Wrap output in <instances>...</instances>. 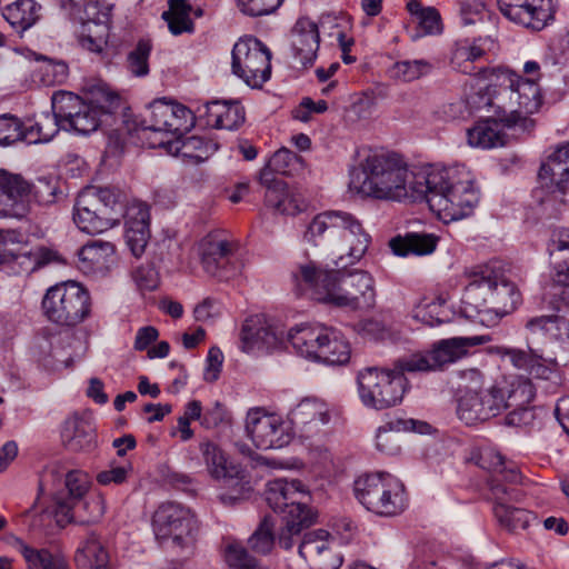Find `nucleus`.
Instances as JSON below:
<instances>
[{
	"label": "nucleus",
	"instance_id": "11",
	"mask_svg": "<svg viewBox=\"0 0 569 569\" xmlns=\"http://www.w3.org/2000/svg\"><path fill=\"white\" fill-rule=\"evenodd\" d=\"M42 309L50 321L59 326L74 327L90 315V295L78 282L59 283L47 290Z\"/></svg>",
	"mask_w": 569,
	"mask_h": 569
},
{
	"label": "nucleus",
	"instance_id": "42",
	"mask_svg": "<svg viewBox=\"0 0 569 569\" xmlns=\"http://www.w3.org/2000/svg\"><path fill=\"white\" fill-rule=\"evenodd\" d=\"M12 546L23 557L27 569H70L64 557L48 549H36L20 538H13Z\"/></svg>",
	"mask_w": 569,
	"mask_h": 569
},
{
	"label": "nucleus",
	"instance_id": "7",
	"mask_svg": "<svg viewBox=\"0 0 569 569\" xmlns=\"http://www.w3.org/2000/svg\"><path fill=\"white\" fill-rule=\"evenodd\" d=\"M287 341L297 355L327 366H343L351 357L349 341L335 328L299 325L288 331Z\"/></svg>",
	"mask_w": 569,
	"mask_h": 569
},
{
	"label": "nucleus",
	"instance_id": "62",
	"mask_svg": "<svg viewBox=\"0 0 569 569\" xmlns=\"http://www.w3.org/2000/svg\"><path fill=\"white\" fill-rule=\"evenodd\" d=\"M211 150V143L197 136L188 137L182 140L181 147L179 148V151L183 157L189 158L197 163L206 160Z\"/></svg>",
	"mask_w": 569,
	"mask_h": 569
},
{
	"label": "nucleus",
	"instance_id": "6",
	"mask_svg": "<svg viewBox=\"0 0 569 569\" xmlns=\"http://www.w3.org/2000/svg\"><path fill=\"white\" fill-rule=\"evenodd\" d=\"M482 72L483 76L488 72L490 78H495L500 86L495 103L499 106V112L506 117L501 120L507 128L521 124L527 120L528 114L537 112L541 107L540 87L533 80H525L513 71L499 67Z\"/></svg>",
	"mask_w": 569,
	"mask_h": 569
},
{
	"label": "nucleus",
	"instance_id": "49",
	"mask_svg": "<svg viewBox=\"0 0 569 569\" xmlns=\"http://www.w3.org/2000/svg\"><path fill=\"white\" fill-rule=\"evenodd\" d=\"M483 70H492V68H481L478 72L479 79L488 80L489 82L485 87H480L477 92L469 97V103L478 110H493V116L498 117L499 120L502 121L501 118L505 117L502 116V112H499V106L495 103V101H497L496 96L500 91V86H498L495 78H490L488 72L483 76Z\"/></svg>",
	"mask_w": 569,
	"mask_h": 569
},
{
	"label": "nucleus",
	"instance_id": "16",
	"mask_svg": "<svg viewBox=\"0 0 569 569\" xmlns=\"http://www.w3.org/2000/svg\"><path fill=\"white\" fill-rule=\"evenodd\" d=\"M547 252L552 267L549 295L553 299L549 303L557 312H563L569 308V228L560 227L551 231Z\"/></svg>",
	"mask_w": 569,
	"mask_h": 569
},
{
	"label": "nucleus",
	"instance_id": "47",
	"mask_svg": "<svg viewBox=\"0 0 569 569\" xmlns=\"http://www.w3.org/2000/svg\"><path fill=\"white\" fill-rule=\"evenodd\" d=\"M40 9L34 0H17L4 8L2 16L18 32H23L39 20Z\"/></svg>",
	"mask_w": 569,
	"mask_h": 569
},
{
	"label": "nucleus",
	"instance_id": "32",
	"mask_svg": "<svg viewBox=\"0 0 569 569\" xmlns=\"http://www.w3.org/2000/svg\"><path fill=\"white\" fill-rule=\"evenodd\" d=\"M61 441L72 452H90L97 447L96 427L90 418L73 413L61 427Z\"/></svg>",
	"mask_w": 569,
	"mask_h": 569
},
{
	"label": "nucleus",
	"instance_id": "55",
	"mask_svg": "<svg viewBox=\"0 0 569 569\" xmlns=\"http://www.w3.org/2000/svg\"><path fill=\"white\" fill-rule=\"evenodd\" d=\"M443 302L440 299H421L411 310V317L413 320L429 327L439 326L445 322L441 317Z\"/></svg>",
	"mask_w": 569,
	"mask_h": 569
},
{
	"label": "nucleus",
	"instance_id": "13",
	"mask_svg": "<svg viewBox=\"0 0 569 569\" xmlns=\"http://www.w3.org/2000/svg\"><path fill=\"white\" fill-rule=\"evenodd\" d=\"M152 528L158 540L171 539L180 548H190L199 536L200 522L190 508L163 502L153 513Z\"/></svg>",
	"mask_w": 569,
	"mask_h": 569
},
{
	"label": "nucleus",
	"instance_id": "22",
	"mask_svg": "<svg viewBox=\"0 0 569 569\" xmlns=\"http://www.w3.org/2000/svg\"><path fill=\"white\" fill-rule=\"evenodd\" d=\"M112 6L89 0L83 7L80 44L91 51L101 52L108 42Z\"/></svg>",
	"mask_w": 569,
	"mask_h": 569
},
{
	"label": "nucleus",
	"instance_id": "4",
	"mask_svg": "<svg viewBox=\"0 0 569 569\" xmlns=\"http://www.w3.org/2000/svg\"><path fill=\"white\" fill-rule=\"evenodd\" d=\"M520 300L515 283L486 267L471 273L461 298V311L469 319L493 326L511 313Z\"/></svg>",
	"mask_w": 569,
	"mask_h": 569
},
{
	"label": "nucleus",
	"instance_id": "63",
	"mask_svg": "<svg viewBox=\"0 0 569 569\" xmlns=\"http://www.w3.org/2000/svg\"><path fill=\"white\" fill-rule=\"evenodd\" d=\"M283 0H238L240 11L250 17H260L274 12Z\"/></svg>",
	"mask_w": 569,
	"mask_h": 569
},
{
	"label": "nucleus",
	"instance_id": "38",
	"mask_svg": "<svg viewBox=\"0 0 569 569\" xmlns=\"http://www.w3.org/2000/svg\"><path fill=\"white\" fill-rule=\"evenodd\" d=\"M502 127H507L498 117H489L480 120L467 131L468 143L475 148L491 149L502 147L506 143V136Z\"/></svg>",
	"mask_w": 569,
	"mask_h": 569
},
{
	"label": "nucleus",
	"instance_id": "51",
	"mask_svg": "<svg viewBox=\"0 0 569 569\" xmlns=\"http://www.w3.org/2000/svg\"><path fill=\"white\" fill-rule=\"evenodd\" d=\"M62 129L61 121L52 114H42L33 124L26 126L24 142L28 144L49 142Z\"/></svg>",
	"mask_w": 569,
	"mask_h": 569
},
{
	"label": "nucleus",
	"instance_id": "40",
	"mask_svg": "<svg viewBox=\"0 0 569 569\" xmlns=\"http://www.w3.org/2000/svg\"><path fill=\"white\" fill-rule=\"evenodd\" d=\"M64 485L69 497L68 499L61 497L56 498V512L57 515H62L68 521H71V511L80 503L81 499L89 490L90 479L88 473L81 470H72L66 475Z\"/></svg>",
	"mask_w": 569,
	"mask_h": 569
},
{
	"label": "nucleus",
	"instance_id": "45",
	"mask_svg": "<svg viewBox=\"0 0 569 569\" xmlns=\"http://www.w3.org/2000/svg\"><path fill=\"white\" fill-rule=\"evenodd\" d=\"M302 168V159L296 152L281 148L276 151L267 164L260 171V183H269L271 180H278L272 173L291 176Z\"/></svg>",
	"mask_w": 569,
	"mask_h": 569
},
{
	"label": "nucleus",
	"instance_id": "5",
	"mask_svg": "<svg viewBox=\"0 0 569 569\" xmlns=\"http://www.w3.org/2000/svg\"><path fill=\"white\" fill-rule=\"evenodd\" d=\"M409 171L402 159L392 153H373L363 163L366 174L359 190L366 196L383 200H412L410 184L419 171Z\"/></svg>",
	"mask_w": 569,
	"mask_h": 569
},
{
	"label": "nucleus",
	"instance_id": "52",
	"mask_svg": "<svg viewBox=\"0 0 569 569\" xmlns=\"http://www.w3.org/2000/svg\"><path fill=\"white\" fill-rule=\"evenodd\" d=\"M329 545H335L333 537L326 530L318 529L305 533L299 545V555L308 562L309 567L317 561L319 553Z\"/></svg>",
	"mask_w": 569,
	"mask_h": 569
},
{
	"label": "nucleus",
	"instance_id": "18",
	"mask_svg": "<svg viewBox=\"0 0 569 569\" xmlns=\"http://www.w3.org/2000/svg\"><path fill=\"white\" fill-rule=\"evenodd\" d=\"M246 432L258 449H279L291 441L289 427L280 415L252 408L246 417Z\"/></svg>",
	"mask_w": 569,
	"mask_h": 569
},
{
	"label": "nucleus",
	"instance_id": "58",
	"mask_svg": "<svg viewBox=\"0 0 569 569\" xmlns=\"http://www.w3.org/2000/svg\"><path fill=\"white\" fill-rule=\"evenodd\" d=\"M226 562L229 569H266L259 560L239 545L231 543L226 549Z\"/></svg>",
	"mask_w": 569,
	"mask_h": 569
},
{
	"label": "nucleus",
	"instance_id": "8",
	"mask_svg": "<svg viewBox=\"0 0 569 569\" xmlns=\"http://www.w3.org/2000/svg\"><path fill=\"white\" fill-rule=\"evenodd\" d=\"M462 395L458 399V418L467 426L483 422L505 410L503 389L485 387V376L475 368L461 371Z\"/></svg>",
	"mask_w": 569,
	"mask_h": 569
},
{
	"label": "nucleus",
	"instance_id": "31",
	"mask_svg": "<svg viewBox=\"0 0 569 569\" xmlns=\"http://www.w3.org/2000/svg\"><path fill=\"white\" fill-rule=\"evenodd\" d=\"M319 43L318 24L308 17L299 18L291 30L295 60L303 68L312 66L317 59Z\"/></svg>",
	"mask_w": 569,
	"mask_h": 569
},
{
	"label": "nucleus",
	"instance_id": "23",
	"mask_svg": "<svg viewBox=\"0 0 569 569\" xmlns=\"http://www.w3.org/2000/svg\"><path fill=\"white\" fill-rule=\"evenodd\" d=\"M497 4L507 19L532 30L543 29L553 17V0H497Z\"/></svg>",
	"mask_w": 569,
	"mask_h": 569
},
{
	"label": "nucleus",
	"instance_id": "61",
	"mask_svg": "<svg viewBox=\"0 0 569 569\" xmlns=\"http://www.w3.org/2000/svg\"><path fill=\"white\" fill-rule=\"evenodd\" d=\"M31 203L50 204L56 201L59 190L58 182L51 177H40L30 183Z\"/></svg>",
	"mask_w": 569,
	"mask_h": 569
},
{
	"label": "nucleus",
	"instance_id": "39",
	"mask_svg": "<svg viewBox=\"0 0 569 569\" xmlns=\"http://www.w3.org/2000/svg\"><path fill=\"white\" fill-rule=\"evenodd\" d=\"M417 421L412 419H393L380 426L376 432V449L386 456L401 452V431L416 430Z\"/></svg>",
	"mask_w": 569,
	"mask_h": 569
},
{
	"label": "nucleus",
	"instance_id": "59",
	"mask_svg": "<svg viewBox=\"0 0 569 569\" xmlns=\"http://www.w3.org/2000/svg\"><path fill=\"white\" fill-rule=\"evenodd\" d=\"M435 370L430 350L411 353L396 361V371L402 375L405 372H428Z\"/></svg>",
	"mask_w": 569,
	"mask_h": 569
},
{
	"label": "nucleus",
	"instance_id": "46",
	"mask_svg": "<svg viewBox=\"0 0 569 569\" xmlns=\"http://www.w3.org/2000/svg\"><path fill=\"white\" fill-rule=\"evenodd\" d=\"M137 216V218H133L128 212L126 239L132 254L140 257L146 249L150 233L149 210L147 206H139Z\"/></svg>",
	"mask_w": 569,
	"mask_h": 569
},
{
	"label": "nucleus",
	"instance_id": "56",
	"mask_svg": "<svg viewBox=\"0 0 569 569\" xmlns=\"http://www.w3.org/2000/svg\"><path fill=\"white\" fill-rule=\"evenodd\" d=\"M248 545L252 551L260 555L269 553L274 546L273 521L266 516L259 527L248 539Z\"/></svg>",
	"mask_w": 569,
	"mask_h": 569
},
{
	"label": "nucleus",
	"instance_id": "14",
	"mask_svg": "<svg viewBox=\"0 0 569 569\" xmlns=\"http://www.w3.org/2000/svg\"><path fill=\"white\" fill-rule=\"evenodd\" d=\"M271 52L253 36L240 38L232 49V72L251 88H260L271 76Z\"/></svg>",
	"mask_w": 569,
	"mask_h": 569
},
{
	"label": "nucleus",
	"instance_id": "2",
	"mask_svg": "<svg viewBox=\"0 0 569 569\" xmlns=\"http://www.w3.org/2000/svg\"><path fill=\"white\" fill-rule=\"evenodd\" d=\"M410 188L412 201H427L432 211L449 220L470 216L479 202V191L463 167L420 168Z\"/></svg>",
	"mask_w": 569,
	"mask_h": 569
},
{
	"label": "nucleus",
	"instance_id": "44",
	"mask_svg": "<svg viewBox=\"0 0 569 569\" xmlns=\"http://www.w3.org/2000/svg\"><path fill=\"white\" fill-rule=\"evenodd\" d=\"M437 243L438 237L435 234L412 232L391 239L389 246L395 254L406 257L430 254L436 250Z\"/></svg>",
	"mask_w": 569,
	"mask_h": 569
},
{
	"label": "nucleus",
	"instance_id": "29",
	"mask_svg": "<svg viewBox=\"0 0 569 569\" xmlns=\"http://www.w3.org/2000/svg\"><path fill=\"white\" fill-rule=\"evenodd\" d=\"M282 342V332L268 323L262 316L250 317L242 325L241 349L244 352L276 349Z\"/></svg>",
	"mask_w": 569,
	"mask_h": 569
},
{
	"label": "nucleus",
	"instance_id": "24",
	"mask_svg": "<svg viewBox=\"0 0 569 569\" xmlns=\"http://www.w3.org/2000/svg\"><path fill=\"white\" fill-rule=\"evenodd\" d=\"M523 330L528 346L558 342L569 350V319L563 316L552 313L529 317Z\"/></svg>",
	"mask_w": 569,
	"mask_h": 569
},
{
	"label": "nucleus",
	"instance_id": "15",
	"mask_svg": "<svg viewBox=\"0 0 569 569\" xmlns=\"http://www.w3.org/2000/svg\"><path fill=\"white\" fill-rule=\"evenodd\" d=\"M193 126L194 116L189 108L162 98L148 106L137 129L180 138Z\"/></svg>",
	"mask_w": 569,
	"mask_h": 569
},
{
	"label": "nucleus",
	"instance_id": "28",
	"mask_svg": "<svg viewBox=\"0 0 569 569\" xmlns=\"http://www.w3.org/2000/svg\"><path fill=\"white\" fill-rule=\"evenodd\" d=\"M541 188L565 193L569 187V142L558 144L541 163L538 173Z\"/></svg>",
	"mask_w": 569,
	"mask_h": 569
},
{
	"label": "nucleus",
	"instance_id": "9",
	"mask_svg": "<svg viewBox=\"0 0 569 569\" xmlns=\"http://www.w3.org/2000/svg\"><path fill=\"white\" fill-rule=\"evenodd\" d=\"M357 500L380 517H395L405 511L408 499L403 483L387 472L360 476L353 483Z\"/></svg>",
	"mask_w": 569,
	"mask_h": 569
},
{
	"label": "nucleus",
	"instance_id": "10",
	"mask_svg": "<svg viewBox=\"0 0 569 569\" xmlns=\"http://www.w3.org/2000/svg\"><path fill=\"white\" fill-rule=\"evenodd\" d=\"M199 450L209 475L213 479L222 481L226 490L218 495L222 505L234 506L249 496L252 488L241 465L230 461L223 450L212 441L200 442Z\"/></svg>",
	"mask_w": 569,
	"mask_h": 569
},
{
	"label": "nucleus",
	"instance_id": "30",
	"mask_svg": "<svg viewBox=\"0 0 569 569\" xmlns=\"http://www.w3.org/2000/svg\"><path fill=\"white\" fill-rule=\"evenodd\" d=\"M536 395V388L530 379L518 377L513 379L507 391L503 390L505 410L510 409L509 423H528L533 413L529 408Z\"/></svg>",
	"mask_w": 569,
	"mask_h": 569
},
{
	"label": "nucleus",
	"instance_id": "1",
	"mask_svg": "<svg viewBox=\"0 0 569 569\" xmlns=\"http://www.w3.org/2000/svg\"><path fill=\"white\" fill-rule=\"evenodd\" d=\"M312 246L327 244L338 253L337 268L329 269L316 261L300 264L292 277L298 286L311 292L315 300L349 311H369L376 306V281L360 269L347 270L365 256L370 234L352 213L327 210L316 214L303 232Z\"/></svg>",
	"mask_w": 569,
	"mask_h": 569
},
{
	"label": "nucleus",
	"instance_id": "19",
	"mask_svg": "<svg viewBox=\"0 0 569 569\" xmlns=\"http://www.w3.org/2000/svg\"><path fill=\"white\" fill-rule=\"evenodd\" d=\"M266 501L282 516L295 517L299 513H312L308 507L309 492L298 479L277 478L267 482Z\"/></svg>",
	"mask_w": 569,
	"mask_h": 569
},
{
	"label": "nucleus",
	"instance_id": "17",
	"mask_svg": "<svg viewBox=\"0 0 569 569\" xmlns=\"http://www.w3.org/2000/svg\"><path fill=\"white\" fill-rule=\"evenodd\" d=\"M73 335L68 330L43 328L33 338L31 355L48 371L68 368L73 361Z\"/></svg>",
	"mask_w": 569,
	"mask_h": 569
},
{
	"label": "nucleus",
	"instance_id": "36",
	"mask_svg": "<svg viewBox=\"0 0 569 569\" xmlns=\"http://www.w3.org/2000/svg\"><path fill=\"white\" fill-rule=\"evenodd\" d=\"M207 124L217 129L234 130L244 122L243 107L237 101L214 100L204 104Z\"/></svg>",
	"mask_w": 569,
	"mask_h": 569
},
{
	"label": "nucleus",
	"instance_id": "21",
	"mask_svg": "<svg viewBox=\"0 0 569 569\" xmlns=\"http://www.w3.org/2000/svg\"><path fill=\"white\" fill-rule=\"evenodd\" d=\"M237 249V243L231 240L217 237L204 238L199 246L203 270L220 281H228L238 272L234 262Z\"/></svg>",
	"mask_w": 569,
	"mask_h": 569
},
{
	"label": "nucleus",
	"instance_id": "35",
	"mask_svg": "<svg viewBox=\"0 0 569 569\" xmlns=\"http://www.w3.org/2000/svg\"><path fill=\"white\" fill-rule=\"evenodd\" d=\"M486 342L485 337H455L443 339L433 345L430 349L431 360L436 370L445 365L452 363L467 355L468 348Z\"/></svg>",
	"mask_w": 569,
	"mask_h": 569
},
{
	"label": "nucleus",
	"instance_id": "50",
	"mask_svg": "<svg viewBox=\"0 0 569 569\" xmlns=\"http://www.w3.org/2000/svg\"><path fill=\"white\" fill-rule=\"evenodd\" d=\"M87 191H91L97 199V204L102 212L113 214L118 219L123 216L126 208V193L118 187H87Z\"/></svg>",
	"mask_w": 569,
	"mask_h": 569
},
{
	"label": "nucleus",
	"instance_id": "41",
	"mask_svg": "<svg viewBox=\"0 0 569 569\" xmlns=\"http://www.w3.org/2000/svg\"><path fill=\"white\" fill-rule=\"evenodd\" d=\"M78 569H111L109 553L96 533H89L76 550Z\"/></svg>",
	"mask_w": 569,
	"mask_h": 569
},
{
	"label": "nucleus",
	"instance_id": "43",
	"mask_svg": "<svg viewBox=\"0 0 569 569\" xmlns=\"http://www.w3.org/2000/svg\"><path fill=\"white\" fill-rule=\"evenodd\" d=\"M116 247L110 241L91 240L78 251L79 269L83 272H93L107 267L109 259L114 254Z\"/></svg>",
	"mask_w": 569,
	"mask_h": 569
},
{
	"label": "nucleus",
	"instance_id": "20",
	"mask_svg": "<svg viewBox=\"0 0 569 569\" xmlns=\"http://www.w3.org/2000/svg\"><path fill=\"white\" fill-rule=\"evenodd\" d=\"M522 498L523 492L518 487L496 482L492 485L493 515L502 528L509 531L525 530L538 520L531 511L512 505L520 502Z\"/></svg>",
	"mask_w": 569,
	"mask_h": 569
},
{
	"label": "nucleus",
	"instance_id": "3",
	"mask_svg": "<svg viewBox=\"0 0 569 569\" xmlns=\"http://www.w3.org/2000/svg\"><path fill=\"white\" fill-rule=\"evenodd\" d=\"M51 107L63 130L88 134L120 109L121 98L106 82L94 80L84 87V98L69 91L54 92Z\"/></svg>",
	"mask_w": 569,
	"mask_h": 569
},
{
	"label": "nucleus",
	"instance_id": "64",
	"mask_svg": "<svg viewBox=\"0 0 569 569\" xmlns=\"http://www.w3.org/2000/svg\"><path fill=\"white\" fill-rule=\"evenodd\" d=\"M131 472L132 465L129 461L120 466L111 463L108 470L100 471L97 475V481L102 486L121 485L127 481Z\"/></svg>",
	"mask_w": 569,
	"mask_h": 569
},
{
	"label": "nucleus",
	"instance_id": "34",
	"mask_svg": "<svg viewBox=\"0 0 569 569\" xmlns=\"http://www.w3.org/2000/svg\"><path fill=\"white\" fill-rule=\"evenodd\" d=\"M479 465L491 473L488 481L491 496L495 482L507 487H517V485L521 483L522 475L518 466L513 461H507L500 452L493 449L481 451Z\"/></svg>",
	"mask_w": 569,
	"mask_h": 569
},
{
	"label": "nucleus",
	"instance_id": "53",
	"mask_svg": "<svg viewBox=\"0 0 569 569\" xmlns=\"http://www.w3.org/2000/svg\"><path fill=\"white\" fill-rule=\"evenodd\" d=\"M432 70V64L425 59L401 60L397 61L390 68V77L401 81L411 82L429 74Z\"/></svg>",
	"mask_w": 569,
	"mask_h": 569
},
{
	"label": "nucleus",
	"instance_id": "26",
	"mask_svg": "<svg viewBox=\"0 0 569 569\" xmlns=\"http://www.w3.org/2000/svg\"><path fill=\"white\" fill-rule=\"evenodd\" d=\"M73 221L76 226L88 234L102 233L116 224L118 218L108 212H102L97 199L91 191L83 189L77 197L73 207Z\"/></svg>",
	"mask_w": 569,
	"mask_h": 569
},
{
	"label": "nucleus",
	"instance_id": "25",
	"mask_svg": "<svg viewBox=\"0 0 569 569\" xmlns=\"http://www.w3.org/2000/svg\"><path fill=\"white\" fill-rule=\"evenodd\" d=\"M22 241L23 234L21 232L0 229V266L20 260L19 263L26 266L27 271L33 272L49 263L61 262L56 251L44 247L29 252H16L8 248L9 244L21 243Z\"/></svg>",
	"mask_w": 569,
	"mask_h": 569
},
{
	"label": "nucleus",
	"instance_id": "33",
	"mask_svg": "<svg viewBox=\"0 0 569 569\" xmlns=\"http://www.w3.org/2000/svg\"><path fill=\"white\" fill-rule=\"evenodd\" d=\"M292 425L299 427L306 437H311L319 431V427L330 422L329 406L316 398L301 400L290 412Z\"/></svg>",
	"mask_w": 569,
	"mask_h": 569
},
{
	"label": "nucleus",
	"instance_id": "27",
	"mask_svg": "<svg viewBox=\"0 0 569 569\" xmlns=\"http://www.w3.org/2000/svg\"><path fill=\"white\" fill-rule=\"evenodd\" d=\"M4 218H24L31 210L30 182L21 174L0 170Z\"/></svg>",
	"mask_w": 569,
	"mask_h": 569
},
{
	"label": "nucleus",
	"instance_id": "48",
	"mask_svg": "<svg viewBox=\"0 0 569 569\" xmlns=\"http://www.w3.org/2000/svg\"><path fill=\"white\" fill-rule=\"evenodd\" d=\"M31 70V80L38 86L51 87L62 83L68 76V66L62 61H53L38 57Z\"/></svg>",
	"mask_w": 569,
	"mask_h": 569
},
{
	"label": "nucleus",
	"instance_id": "37",
	"mask_svg": "<svg viewBox=\"0 0 569 569\" xmlns=\"http://www.w3.org/2000/svg\"><path fill=\"white\" fill-rule=\"evenodd\" d=\"M266 187L264 202L269 208L282 214L295 216L303 209L301 197L292 191L283 180L261 183Z\"/></svg>",
	"mask_w": 569,
	"mask_h": 569
},
{
	"label": "nucleus",
	"instance_id": "57",
	"mask_svg": "<svg viewBox=\"0 0 569 569\" xmlns=\"http://www.w3.org/2000/svg\"><path fill=\"white\" fill-rule=\"evenodd\" d=\"M26 124L12 114L0 116V146L9 147L18 141L24 142Z\"/></svg>",
	"mask_w": 569,
	"mask_h": 569
},
{
	"label": "nucleus",
	"instance_id": "60",
	"mask_svg": "<svg viewBox=\"0 0 569 569\" xmlns=\"http://www.w3.org/2000/svg\"><path fill=\"white\" fill-rule=\"evenodd\" d=\"M152 49L150 40L141 39L136 48L128 54V68L137 77H144L149 73V56Z\"/></svg>",
	"mask_w": 569,
	"mask_h": 569
},
{
	"label": "nucleus",
	"instance_id": "12",
	"mask_svg": "<svg viewBox=\"0 0 569 569\" xmlns=\"http://www.w3.org/2000/svg\"><path fill=\"white\" fill-rule=\"evenodd\" d=\"M358 391L361 402L376 410H382L398 405L406 391L407 379L396 370L366 368L357 377Z\"/></svg>",
	"mask_w": 569,
	"mask_h": 569
},
{
	"label": "nucleus",
	"instance_id": "54",
	"mask_svg": "<svg viewBox=\"0 0 569 569\" xmlns=\"http://www.w3.org/2000/svg\"><path fill=\"white\" fill-rule=\"evenodd\" d=\"M282 528L278 533V543L283 549L293 546V538L298 537L305 527L313 522V513H299V516H282Z\"/></svg>",
	"mask_w": 569,
	"mask_h": 569
}]
</instances>
